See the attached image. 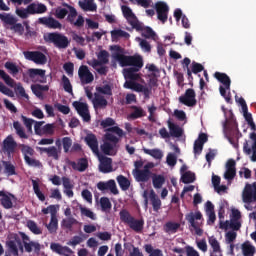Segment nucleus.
Wrapping results in <instances>:
<instances>
[{
	"mask_svg": "<svg viewBox=\"0 0 256 256\" xmlns=\"http://www.w3.org/2000/svg\"><path fill=\"white\" fill-rule=\"evenodd\" d=\"M6 247L5 256H19V251L25 253L23 241L17 234H11L10 239L6 241Z\"/></svg>",
	"mask_w": 256,
	"mask_h": 256,
	"instance_id": "nucleus-1",
	"label": "nucleus"
},
{
	"mask_svg": "<svg viewBox=\"0 0 256 256\" xmlns=\"http://www.w3.org/2000/svg\"><path fill=\"white\" fill-rule=\"evenodd\" d=\"M117 61H119L121 67H130L127 69H138L141 71L143 69V57L138 56H127L123 54L116 55Z\"/></svg>",
	"mask_w": 256,
	"mask_h": 256,
	"instance_id": "nucleus-2",
	"label": "nucleus"
},
{
	"mask_svg": "<svg viewBox=\"0 0 256 256\" xmlns=\"http://www.w3.org/2000/svg\"><path fill=\"white\" fill-rule=\"evenodd\" d=\"M46 43H53L58 49H67L70 45L69 38L59 32H50L44 37Z\"/></svg>",
	"mask_w": 256,
	"mask_h": 256,
	"instance_id": "nucleus-3",
	"label": "nucleus"
},
{
	"mask_svg": "<svg viewBox=\"0 0 256 256\" xmlns=\"http://www.w3.org/2000/svg\"><path fill=\"white\" fill-rule=\"evenodd\" d=\"M106 141L101 145V151L104 155H117V143H119V138L112 133H106L104 135Z\"/></svg>",
	"mask_w": 256,
	"mask_h": 256,
	"instance_id": "nucleus-4",
	"label": "nucleus"
},
{
	"mask_svg": "<svg viewBox=\"0 0 256 256\" xmlns=\"http://www.w3.org/2000/svg\"><path fill=\"white\" fill-rule=\"evenodd\" d=\"M0 19L6 23V25H11V30L14 33H18V35H23V33H25V27H23V24L17 23V19H15L11 14H0Z\"/></svg>",
	"mask_w": 256,
	"mask_h": 256,
	"instance_id": "nucleus-5",
	"label": "nucleus"
},
{
	"mask_svg": "<svg viewBox=\"0 0 256 256\" xmlns=\"http://www.w3.org/2000/svg\"><path fill=\"white\" fill-rule=\"evenodd\" d=\"M0 78L3 79L9 87H15V80H13L9 74L5 73V70H0ZM0 93H3V95H7L8 97H13V91L7 88L3 82H0Z\"/></svg>",
	"mask_w": 256,
	"mask_h": 256,
	"instance_id": "nucleus-6",
	"label": "nucleus"
},
{
	"mask_svg": "<svg viewBox=\"0 0 256 256\" xmlns=\"http://www.w3.org/2000/svg\"><path fill=\"white\" fill-rule=\"evenodd\" d=\"M124 89H131L132 91H136V93H143L145 99H149L151 95V88L143 86L142 84L133 80H127L124 83Z\"/></svg>",
	"mask_w": 256,
	"mask_h": 256,
	"instance_id": "nucleus-7",
	"label": "nucleus"
},
{
	"mask_svg": "<svg viewBox=\"0 0 256 256\" xmlns=\"http://www.w3.org/2000/svg\"><path fill=\"white\" fill-rule=\"evenodd\" d=\"M23 55L27 61H32L36 65H46L47 56L41 51H24Z\"/></svg>",
	"mask_w": 256,
	"mask_h": 256,
	"instance_id": "nucleus-8",
	"label": "nucleus"
},
{
	"mask_svg": "<svg viewBox=\"0 0 256 256\" xmlns=\"http://www.w3.org/2000/svg\"><path fill=\"white\" fill-rule=\"evenodd\" d=\"M186 221H188V223H190L191 227L194 228L195 233L201 237V235H203V229H201L199 227V224L196 221H201V219H203V214H201V212L197 211L196 213L190 212L188 214H186L185 216Z\"/></svg>",
	"mask_w": 256,
	"mask_h": 256,
	"instance_id": "nucleus-9",
	"label": "nucleus"
},
{
	"mask_svg": "<svg viewBox=\"0 0 256 256\" xmlns=\"http://www.w3.org/2000/svg\"><path fill=\"white\" fill-rule=\"evenodd\" d=\"M121 9L123 16L129 23V25H131L132 29H141V22L139 21V19H137V16H135V14L133 13V10H131L129 6L125 5H123Z\"/></svg>",
	"mask_w": 256,
	"mask_h": 256,
	"instance_id": "nucleus-10",
	"label": "nucleus"
},
{
	"mask_svg": "<svg viewBox=\"0 0 256 256\" xmlns=\"http://www.w3.org/2000/svg\"><path fill=\"white\" fill-rule=\"evenodd\" d=\"M242 200L244 203L256 202V182L253 184L247 183L242 192Z\"/></svg>",
	"mask_w": 256,
	"mask_h": 256,
	"instance_id": "nucleus-11",
	"label": "nucleus"
},
{
	"mask_svg": "<svg viewBox=\"0 0 256 256\" xmlns=\"http://www.w3.org/2000/svg\"><path fill=\"white\" fill-rule=\"evenodd\" d=\"M195 97H197L195 90L188 88L185 94L179 97V102L182 103V105H186V107H195V105H197V99Z\"/></svg>",
	"mask_w": 256,
	"mask_h": 256,
	"instance_id": "nucleus-12",
	"label": "nucleus"
},
{
	"mask_svg": "<svg viewBox=\"0 0 256 256\" xmlns=\"http://www.w3.org/2000/svg\"><path fill=\"white\" fill-rule=\"evenodd\" d=\"M101 127L103 129H106L107 133H115L118 135V137H123V129L119 128L118 126H113L115 125V120L113 118L108 117L100 122Z\"/></svg>",
	"mask_w": 256,
	"mask_h": 256,
	"instance_id": "nucleus-13",
	"label": "nucleus"
},
{
	"mask_svg": "<svg viewBox=\"0 0 256 256\" xmlns=\"http://www.w3.org/2000/svg\"><path fill=\"white\" fill-rule=\"evenodd\" d=\"M155 10L157 13V19L161 21V23H167V19H169V6L165 2H156Z\"/></svg>",
	"mask_w": 256,
	"mask_h": 256,
	"instance_id": "nucleus-14",
	"label": "nucleus"
},
{
	"mask_svg": "<svg viewBox=\"0 0 256 256\" xmlns=\"http://www.w3.org/2000/svg\"><path fill=\"white\" fill-rule=\"evenodd\" d=\"M225 136L228 139L229 143L234 147L239 143V139L243 137V134L239 132V128L237 126L227 127L225 128Z\"/></svg>",
	"mask_w": 256,
	"mask_h": 256,
	"instance_id": "nucleus-15",
	"label": "nucleus"
},
{
	"mask_svg": "<svg viewBox=\"0 0 256 256\" xmlns=\"http://www.w3.org/2000/svg\"><path fill=\"white\" fill-rule=\"evenodd\" d=\"M71 10L68 11V16L66 18V21L70 23V25H74V27H77L78 29L83 27L85 25V18H83L82 15H79L77 17V9L70 8ZM75 19H77L75 21Z\"/></svg>",
	"mask_w": 256,
	"mask_h": 256,
	"instance_id": "nucleus-16",
	"label": "nucleus"
},
{
	"mask_svg": "<svg viewBox=\"0 0 256 256\" xmlns=\"http://www.w3.org/2000/svg\"><path fill=\"white\" fill-rule=\"evenodd\" d=\"M21 235V241L22 244L24 246V250L26 251V253H31L34 249V251H41V244H39V242H33L31 241V239L29 238V236H27V234H25L24 232H20Z\"/></svg>",
	"mask_w": 256,
	"mask_h": 256,
	"instance_id": "nucleus-17",
	"label": "nucleus"
},
{
	"mask_svg": "<svg viewBox=\"0 0 256 256\" xmlns=\"http://www.w3.org/2000/svg\"><path fill=\"white\" fill-rule=\"evenodd\" d=\"M72 105L76 109L78 115L82 117L83 121H85L86 123H89V121H91V114H89V106L87 105V103L74 101Z\"/></svg>",
	"mask_w": 256,
	"mask_h": 256,
	"instance_id": "nucleus-18",
	"label": "nucleus"
},
{
	"mask_svg": "<svg viewBox=\"0 0 256 256\" xmlns=\"http://www.w3.org/2000/svg\"><path fill=\"white\" fill-rule=\"evenodd\" d=\"M15 149H17V142L13 138V135H8L2 142V151L3 153H7L8 156H11L15 153Z\"/></svg>",
	"mask_w": 256,
	"mask_h": 256,
	"instance_id": "nucleus-19",
	"label": "nucleus"
},
{
	"mask_svg": "<svg viewBox=\"0 0 256 256\" xmlns=\"http://www.w3.org/2000/svg\"><path fill=\"white\" fill-rule=\"evenodd\" d=\"M78 76L81 83H83L84 85H89V83H93V81L95 80L93 73H91L89 67L85 65L79 67Z\"/></svg>",
	"mask_w": 256,
	"mask_h": 256,
	"instance_id": "nucleus-20",
	"label": "nucleus"
},
{
	"mask_svg": "<svg viewBox=\"0 0 256 256\" xmlns=\"http://www.w3.org/2000/svg\"><path fill=\"white\" fill-rule=\"evenodd\" d=\"M250 139L253 141L252 147H249V142L245 140L243 144V151L245 155H251V161L254 163L256 162V133L252 132L250 133Z\"/></svg>",
	"mask_w": 256,
	"mask_h": 256,
	"instance_id": "nucleus-21",
	"label": "nucleus"
},
{
	"mask_svg": "<svg viewBox=\"0 0 256 256\" xmlns=\"http://www.w3.org/2000/svg\"><path fill=\"white\" fill-rule=\"evenodd\" d=\"M0 205L3 209H13V200L15 201L17 197L11 192L0 191Z\"/></svg>",
	"mask_w": 256,
	"mask_h": 256,
	"instance_id": "nucleus-22",
	"label": "nucleus"
},
{
	"mask_svg": "<svg viewBox=\"0 0 256 256\" xmlns=\"http://www.w3.org/2000/svg\"><path fill=\"white\" fill-rule=\"evenodd\" d=\"M97 189L99 191H111L113 195H119L115 180H108L107 182L100 181L97 183Z\"/></svg>",
	"mask_w": 256,
	"mask_h": 256,
	"instance_id": "nucleus-23",
	"label": "nucleus"
},
{
	"mask_svg": "<svg viewBox=\"0 0 256 256\" xmlns=\"http://www.w3.org/2000/svg\"><path fill=\"white\" fill-rule=\"evenodd\" d=\"M93 108L95 111H99V109H107L109 102L105 98V96L94 93V98L92 99Z\"/></svg>",
	"mask_w": 256,
	"mask_h": 256,
	"instance_id": "nucleus-24",
	"label": "nucleus"
},
{
	"mask_svg": "<svg viewBox=\"0 0 256 256\" xmlns=\"http://www.w3.org/2000/svg\"><path fill=\"white\" fill-rule=\"evenodd\" d=\"M132 173L138 183H147L151 179V175H153V172L145 169H134Z\"/></svg>",
	"mask_w": 256,
	"mask_h": 256,
	"instance_id": "nucleus-25",
	"label": "nucleus"
},
{
	"mask_svg": "<svg viewBox=\"0 0 256 256\" xmlns=\"http://www.w3.org/2000/svg\"><path fill=\"white\" fill-rule=\"evenodd\" d=\"M51 218L50 222L46 224V229H48L49 233H57V229H59V220L57 219V210L54 207H51Z\"/></svg>",
	"mask_w": 256,
	"mask_h": 256,
	"instance_id": "nucleus-26",
	"label": "nucleus"
},
{
	"mask_svg": "<svg viewBox=\"0 0 256 256\" xmlns=\"http://www.w3.org/2000/svg\"><path fill=\"white\" fill-rule=\"evenodd\" d=\"M99 171L100 173H112L113 159L107 156H103L102 158H100Z\"/></svg>",
	"mask_w": 256,
	"mask_h": 256,
	"instance_id": "nucleus-27",
	"label": "nucleus"
},
{
	"mask_svg": "<svg viewBox=\"0 0 256 256\" xmlns=\"http://www.w3.org/2000/svg\"><path fill=\"white\" fill-rule=\"evenodd\" d=\"M42 25L48 27V29H62L63 24L53 17H43L39 19Z\"/></svg>",
	"mask_w": 256,
	"mask_h": 256,
	"instance_id": "nucleus-28",
	"label": "nucleus"
},
{
	"mask_svg": "<svg viewBox=\"0 0 256 256\" xmlns=\"http://www.w3.org/2000/svg\"><path fill=\"white\" fill-rule=\"evenodd\" d=\"M86 145L93 151L94 153H99V140H97V136L93 133L87 134L84 139Z\"/></svg>",
	"mask_w": 256,
	"mask_h": 256,
	"instance_id": "nucleus-29",
	"label": "nucleus"
},
{
	"mask_svg": "<svg viewBox=\"0 0 256 256\" xmlns=\"http://www.w3.org/2000/svg\"><path fill=\"white\" fill-rule=\"evenodd\" d=\"M38 151H40V153H46L47 157H51L55 161H59V153H61V151L55 146L38 147Z\"/></svg>",
	"mask_w": 256,
	"mask_h": 256,
	"instance_id": "nucleus-30",
	"label": "nucleus"
},
{
	"mask_svg": "<svg viewBox=\"0 0 256 256\" xmlns=\"http://www.w3.org/2000/svg\"><path fill=\"white\" fill-rule=\"evenodd\" d=\"M214 77L219 83H222L225 90L231 91V78L226 73L215 72Z\"/></svg>",
	"mask_w": 256,
	"mask_h": 256,
	"instance_id": "nucleus-31",
	"label": "nucleus"
},
{
	"mask_svg": "<svg viewBox=\"0 0 256 256\" xmlns=\"http://www.w3.org/2000/svg\"><path fill=\"white\" fill-rule=\"evenodd\" d=\"M130 109L132 112L128 115V119H132V121H135V119H141L142 117H147V112L144 111L141 106L133 105Z\"/></svg>",
	"mask_w": 256,
	"mask_h": 256,
	"instance_id": "nucleus-32",
	"label": "nucleus"
},
{
	"mask_svg": "<svg viewBox=\"0 0 256 256\" xmlns=\"http://www.w3.org/2000/svg\"><path fill=\"white\" fill-rule=\"evenodd\" d=\"M69 165H71L74 171H79L80 173H83V171H87V168L89 167V161L87 160V158H80L78 160V163H76L75 161H71Z\"/></svg>",
	"mask_w": 256,
	"mask_h": 256,
	"instance_id": "nucleus-33",
	"label": "nucleus"
},
{
	"mask_svg": "<svg viewBox=\"0 0 256 256\" xmlns=\"http://www.w3.org/2000/svg\"><path fill=\"white\" fill-rule=\"evenodd\" d=\"M45 73H47V71L39 68L28 69V75L30 79H36V77H40V83H46L47 78L45 77Z\"/></svg>",
	"mask_w": 256,
	"mask_h": 256,
	"instance_id": "nucleus-34",
	"label": "nucleus"
},
{
	"mask_svg": "<svg viewBox=\"0 0 256 256\" xmlns=\"http://www.w3.org/2000/svg\"><path fill=\"white\" fill-rule=\"evenodd\" d=\"M149 199L153 207V211H155L156 213L159 212V209H161L162 203L159 196L155 193V190H150Z\"/></svg>",
	"mask_w": 256,
	"mask_h": 256,
	"instance_id": "nucleus-35",
	"label": "nucleus"
},
{
	"mask_svg": "<svg viewBox=\"0 0 256 256\" xmlns=\"http://www.w3.org/2000/svg\"><path fill=\"white\" fill-rule=\"evenodd\" d=\"M208 243L213 249V252L210 254V256H222L221 245L215 236L209 237Z\"/></svg>",
	"mask_w": 256,
	"mask_h": 256,
	"instance_id": "nucleus-36",
	"label": "nucleus"
},
{
	"mask_svg": "<svg viewBox=\"0 0 256 256\" xmlns=\"http://www.w3.org/2000/svg\"><path fill=\"white\" fill-rule=\"evenodd\" d=\"M180 228H181V224L179 222L168 221L165 223L163 229L165 233H168V235H173L177 233V231H179Z\"/></svg>",
	"mask_w": 256,
	"mask_h": 256,
	"instance_id": "nucleus-37",
	"label": "nucleus"
},
{
	"mask_svg": "<svg viewBox=\"0 0 256 256\" xmlns=\"http://www.w3.org/2000/svg\"><path fill=\"white\" fill-rule=\"evenodd\" d=\"M74 225H79V221L72 216L63 219L61 222V227L63 229H67L68 231H73Z\"/></svg>",
	"mask_w": 256,
	"mask_h": 256,
	"instance_id": "nucleus-38",
	"label": "nucleus"
},
{
	"mask_svg": "<svg viewBox=\"0 0 256 256\" xmlns=\"http://www.w3.org/2000/svg\"><path fill=\"white\" fill-rule=\"evenodd\" d=\"M128 225L130 229H132V231H135V233H141L145 225V220L143 219L137 220L133 218V220H131L130 224Z\"/></svg>",
	"mask_w": 256,
	"mask_h": 256,
	"instance_id": "nucleus-39",
	"label": "nucleus"
},
{
	"mask_svg": "<svg viewBox=\"0 0 256 256\" xmlns=\"http://www.w3.org/2000/svg\"><path fill=\"white\" fill-rule=\"evenodd\" d=\"M168 127L170 130L171 137H182L183 136V128H181L179 125L168 121Z\"/></svg>",
	"mask_w": 256,
	"mask_h": 256,
	"instance_id": "nucleus-40",
	"label": "nucleus"
},
{
	"mask_svg": "<svg viewBox=\"0 0 256 256\" xmlns=\"http://www.w3.org/2000/svg\"><path fill=\"white\" fill-rule=\"evenodd\" d=\"M131 35L128 32H125L122 29H115L111 31V39L112 41H119V39H129Z\"/></svg>",
	"mask_w": 256,
	"mask_h": 256,
	"instance_id": "nucleus-41",
	"label": "nucleus"
},
{
	"mask_svg": "<svg viewBox=\"0 0 256 256\" xmlns=\"http://www.w3.org/2000/svg\"><path fill=\"white\" fill-rule=\"evenodd\" d=\"M142 151L143 153H145V155H150V157H153V159H158V160L163 159V151H161V149L159 148H154V149L143 148Z\"/></svg>",
	"mask_w": 256,
	"mask_h": 256,
	"instance_id": "nucleus-42",
	"label": "nucleus"
},
{
	"mask_svg": "<svg viewBox=\"0 0 256 256\" xmlns=\"http://www.w3.org/2000/svg\"><path fill=\"white\" fill-rule=\"evenodd\" d=\"M116 181L122 191H129V187H131V182L129 181V179H127V177L119 175L117 176Z\"/></svg>",
	"mask_w": 256,
	"mask_h": 256,
	"instance_id": "nucleus-43",
	"label": "nucleus"
},
{
	"mask_svg": "<svg viewBox=\"0 0 256 256\" xmlns=\"http://www.w3.org/2000/svg\"><path fill=\"white\" fill-rule=\"evenodd\" d=\"M13 128L16 131V135H18V137H20V139H29V135H27V133H25V128H23V126L21 125V123L19 121L13 122Z\"/></svg>",
	"mask_w": 256,
	"mask_h": 256,
	"instance_id": "nucleus-44",
	"label": "nucleus"
},
{
	"mask_svg": "<svg viewBox=\"0 0 256 256\" xmlns=\"http://www.w3.org/2000/svg\"><path fill=\"white\" fill-rule=\"evenodd\" d=\"M255 252V246L251 245L249 241H246L242 244V253L244 256H254Z\"/></svg>",
	"mask_w": 256,
	"mask_h": 256,
	"instance_id": "nucleus-45",
	"label": "nucleus"
},
{
	"mask_svg": "<svg viewBox=\"0 0 256 256\" xmlns=\"http://www.w3.org/2000/svg\"><path fill=\"white\" fill-rule=\"evenodd\" d=\"M79 5L83 11H97V4H95L94 0L79 2Z\"/></svg>",
	"mask_w": 256,
	"mask_h": 256,
	"instance_id": "nucleus-46",
	"label": "nucleus"
},
{
	"mask_svg": "<svg viewBox=\"0 0 256 256\" xmlns=\"http://www.w3.org/2000/svg\"><path fill=\"white\" fill-rule=\"evenodd\" d=\"M96 93H98V95H108L109 97H111V95H113V89L111 88V85L109 84H104L102 86H98L96 87Z\"/></svg>",
	"mask_w": 256,
	"mask_h": 256,
	"instance_id": "nucleus-47",
	"label": "nucleus"
},
{
	"mask_svg": "<svg viewBox=\"0 0 256 256\" xmlns=\"http://www.w3.org/2000/svg\"><path fill=\"white\" fill-rule=\"evenodd\" d=\"M136 31H142L143 36L146 39H153V37H155V35H156L155 31H153L151 29V27L145 26V25H143V23H141V29H136Z\"/></svg>",
	"mask_w": 256,
	"mask_h": 256,
	"instance_id": "nucleus-48",
	"label": "nucleus"
},
{
	"mask_svg": "<svg viewBox=\"0 0 256 256\" xmlns=\"http://www.w3.org/2000/svg\"><path fill=\"white\" fill-rule=\"evenodd\" d=\"M119 215H120V221H122V223H126V225H129L131 221H133V219L135 217H133L131 215V213H129L127 211V209H123L119 212Z\"/></svg>",
	"mask_w": 256,
	"mask_h": 256,
	"instance_id": "nucleus-49",
	"label": "nucleus"
},
{
	"mask_svg": "<svg viewBox=\"0 0 256 256\" xmlns=\"http://www.w3.org/2000/svg\"><path fill=\"white\" fill-rule=\"evenodd\" d=\"M3 165H4V173H6L8 177L17 175V171L15 170V165H13L11 162L3 161Z\"/></svg>",
	"mask_w": 256,
	"mask_h": 256,
	"instance_id": "nucleus-50",
	"label": "nucleus"
},
{
	"mask_svg": "<svg viewBox=\"0 0 256 256\" xmlns=\"http://www.w3.org/2000/svg\"><path fill=\"white\" fill-rule=\"evenodd\" d=\"M20 151L24 156V160L26 157H33L35 155V150L29 145L20 144Z\"/></svg>",
	"mask_w": 256,
	"mask_h": 256,
	"instance_id": "nucleus-51",
	"label": "nucleus"
},
{
	"mask_svg": "<svg viewBox=\"0 0 256 256\" xmlns=\"http://www.w3.org/2000/svg\"><path fill=\"white\" fill-rule=\"evenodd\" d=\"M152 183L154 189H161L165 185V176L163 175H154L152 178Z\"/></svg>",
	"mask_w": 256,
	"mask_h": 256,
	"instance_id": "nucleus-52",
	"label": "nucleus"
},
{
	"mask_svg": "<svg viewBox=\"0 0 256 256\" xmlns=\"http://www.w3.org/2000/svg\"><path fill=\"white\" fill-rule=\"evenodd\" d=\"M181 181L184 183V185H188L189 183H194L195 182V173L191 171H187L182 174L181 176Z\"/></svg>",
	"mask_w": 256,
	"mask_h": 256,
	"instance_id": "nucleus-53",
	"label": "nucleus"
},
{
	"mask_svg": "<svg viewBox=\"0 0 256 256\" xmlns=\"http://www.w3.org/2000/svg\"><path fill=\"white\" fill-rule=\"evenodd\" d=\"M5 69H7V71H9L10 75H13V77H15V75L19 74V66H17V64L13 63V62H6L4 64Z\"/></svg>",
	"mask_w": 256,
	"mask_h": 256,
	"instance_id": "nucleus-54",
	"label": "nucleus"
},
{
	"mask_svg": "<svg viewBox=\"0 0 256 256\" xmlns=\"http://www.w3.org/2000/svg\"><path fill=\"white\" fill-rule=\"evenodd\" d=\"M27 227L31 231V233H33L34 235H41L43 233L41 228H39L37 223H35V221H33V220H29L27 222Z\"/></svg>",
	"mask_w": 256,
	"mask_h": 256,
	"instance_id": "nucleus-55",
	"label": "nucleus"
},
{
	"mask_svg": "<svg viewBox=\"0 0 256 256\" xmlns=\"http://www.w3.org/2000/svg\"><path fill=\"white\" fill-rule=\"evenodd\" d=\"M32 185H33V191L35 195L38 197L39 201H45V194L41 192V189L39 188V182L37 180H32Z\"/></svg>",
	"mask_w": 256,
	"mask_h": 256,
	"instance_id": "nucleus-56",
	"label": "nucleus"
},
{
	"mask_svg": "<svg viewBox=\"0 0 256 256\" xmlns=\"http://www.w3.org/2000/svg\"><path fill=\"white\" fill-rule=\"evenodd\" d=\"M139 69H126V77L130 79V81H139Z\"/></svg>",
	"mask_w": 256,
	"mask_h": 256,
	"instance_id": "nucleus-57",
	"label": "nucleus"
},
{
	"mask_svg": "<svg viewBox=\"0 0 256 256\" xmlns=\"http://www.w3.org/2000/svg\"><path fill=\"white\" fill-rule=\"evenodd\" d=\"M62 85L66 93H73V85H71V80H69V78L65 75L62 76Z\"/></svg>",
	"mask_w": 256,
	"mask_h": 256,
	"instance_id": "nucleus-58",
	"label": "nucleus"
},
{
	"mask_svg": "<svg viewBox=\"0 0 256 256\" xmlns=\"http://www.w3.org/2000/svg\"><path fill=\"white\" fill-rule=\"evenodd\" d=\"M80 213L84 217H88V219H92V221H95L97 219V216H95V213L91 211V209L86 207H80Z\"/></svg>",
	"mask_w": 256,
	"mask_h": 256,
	"instance_id": "nucleus-59",
	"label": "nucleus"
},
{
	"mask_svg": "<svg viewBox=\"0 0 256 256\" xmlns=\"http://www.w3.org/2000/svg\"><path fill=\"white\" fill-rule=\"evenodd\" d=\"M98 61H100L102 65H107V63H109V52H107V50H101L98 54Z\"/></svg>",
	"mask_w": 256,
	"mask_h": 256,
	"instance_id": "nucleus-60",
	"label": "nucleus"
},
{
	"mask_svg": "<svg viewBox=\"0 0 256 256\" xmlns=\"http://www.w3.org/2000/svg\"><path fill=\"white\" fill-rule=\"evenodd\" d=\"M21 119L23 121V124L25 125L27 131L31 133L33 131V123H35V120L31 118H27L25 115H21Z\"/></svg>",
	"mask_w": 256,
	"mask_h": 256,
	"instance_id": "nucleus-61",
	"label": "nucleus"
},
{
	"mask_svg": "<svg viewBox=\"0 0 256 256\" xmlns=\"http://www.w3.org/2000/svg\"><path fill=\"white\" fill-rule=\"evenodd\" d=\"M182 64L184 71L187 70L188 80L193 81V75H191V69H189V65H191V59L187 57L184 58Z\"/></svg>",
	"mask_w": 256,
	"mask_h": 256,
	"instance_id": "nucleus-62",
	"label": "nucleus"
},
{
	"mask_svg": "<svg viewBox=\"0 0 256 256\" xmlns=\"http://www.w3.org/2000/svg\"><path fill=\"white\" fill-rule=\"evenodd\" d=\"M69 15V10L67 8L58 7L55 11L56 19H65Z\"/></svg>",
	"mask_w": 256,
	"mask_h": 256,
	"instance_id": "nucleus-63",
	"label": "nucleus"
},
{
	"mask_svg": "<svg viewBox=\"0 0 256 256\" xmlns=\"http://www.w3.org/2000/svg\"><path fill=\"white\" fill-rule=\"evenodd\" d=\"M100 206L102 211H109V209H111L112 204L111 201L109 200V198L107 197H102L100 198Z\"/></svg>",
	"mask_w": 256,
	"mask_h": 256,
	"instance_id": "nucleus-64",
	"label": "nucleus"
}]
</instances>
